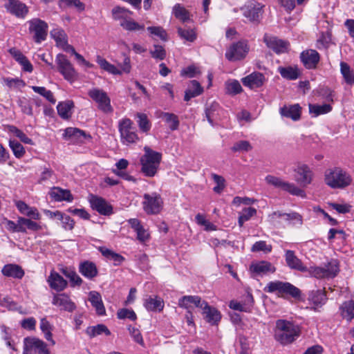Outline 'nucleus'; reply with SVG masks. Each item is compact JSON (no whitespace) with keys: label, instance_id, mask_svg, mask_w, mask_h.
<instances>
[{"label":"nucleus","instance_id":"1","mask_svg":"<svg viewBox=\"0 0 354 354\" xmlns=\"http://www.w3.org/2000/svg\"><path fill=\"white\" fill-rule=\"evenodd\" d=\"M301 335L299 325L286 319L276 322L274 339L282 345H288L295 342Z\"/></svg>","mask_w":354,"mask_h":354},{"label":"nucleus","instance_id":"2","mask_svg":"<svg viewBox=\"0 0 354 354\" xmlns=\"http://www.w3.org/2000/svg\"><path fill=\"white\" fill-rule=\"evenodd\" d=\"M352 182L351 174L339 167L328 169L324 172V183L332 189H345Z\"/></svg>","mask_w":354,"mask_h":354},{"label":"nucleus","instance_id":"3","mask_svg":"<svg viewBox=\"0 0 354 354\" xmlns=\"http://www.w3.org/2000/svg\"><path fill=\"white\" fill-rule=\"evenodd\" d=\"M144 151L145 153L140 159V171L145 176L152 178L158 173L162 160V153L152 150L149 147H145Z\"/></svg>","mask_w":354,"mask_h":354},{"label":"nucleus","instance_id":"4","mask_svg":"<svg viewBox=\"0 0 354 354\" xmlns=\"http://www.w3.org/2000/svg\"><path fill=\"white\" fill-rule=\"evenodd\" d=\"M111 14L115 21H120V26L127 31H140L145 29L144 24H140L131 19V15L133 12L124 7L119 6L114 7Z\"/></svg>","mask_w":354,"mask_h":354},{"label":"nucleus","instance_id":"5","mask_svg":"<svg viewBox=\"0 0 354 354\" xmlns=\"http://www.w3.org/2000/svg\"><path fill=\"white\" fill-rule=\"evenodd\" d=\"M265 6L255 0H250L241 7L242 15L246 19L245 22L259 25L263 19Z\"/></svg>","mask_w":354,"mask_h":354},{"label":"nucleus","instance_id":"6","mask_svg":"<svg viewBox=\"0 0 354 354\" xmlns=\"http://www.w3.org/2000/svg\"><path fill=\"white\" fill-rule=\"evenodd\" d=\"M264 291L268 293H277L279 296L284 297L290 296L292 298L298 299L301 297V290L289 282L281 281H273L267 283L264 288Z\"/></svg>","mask_w":354,"mask_h":354},{"label":"nucleus","instance_id":"7","mask_svg":"<svg viewBox=\"0 0 354 354\" xmlns=\"http://www.w3.org/2000/svg\"><path fill=\"white\" fill-rule=\"evenodd\" d=\"M142 197V207L147 214L156 215L162 211L164 203L160 194L156 192L145 193Z\"/></svg>","mask_w":354,"mask_h":354},{"label":"nucleus","instance_id":"8","mask_svg":"<svg viewBox=\"0 0 354 354\" xmlns=\"http://www.w3.org/2000/svg\"><path fill=\"white\" fill-rule=\"evenodd\" d=\"M118 130L122 144H133L139 140L133 123L129 118H124L119 122Z\"/></svg>","mask_w":354,"mask_h":354},{"label":"nucleus","instance_id":"9","mask_svg":"<svg viewBox=\"0 0 354 354\" xmlns=\"http://www.w3.org/2000/svg\"><path fill=\"white\" fill-rule=\"evenodd\" d=\"M307 272L311 277L319 279H333L337 275L339 269L337 261L333 260L328 262L325 267L311 266L308 268Z\"/></svg>","mask_w":354,"mask_h":354},{"label":"nucleus","instance_id":"10","mask_svg":"<svg viewBox=\"0 0 354 354\" xmlns=\"http://www.w3.org/2000/svg\"><path fill=\"white\" fill-rule=\"evenodd\" d=\"M265 180L268 184L271 185L274 187L280 188L292 196H299L302 198H305L306 197L305 191L295 185L294 183L283 181L280 178L272 175H268L266 177Z\"/></svg>","mask_w":354,"mask_h":354},{"label":"nucleus","instance_id":"11","mask_svg":"<svg viewBox=\"0 0 354 354\" xmlns=\"http://www.w3.org/2000/svg\"><path fill=\"white\" fill-rule=\"evenodd\" d=\"M28 24L29 33L32 35V39L35 43L41 44L46 39L48 25L45 21L39 18H33L29 20Z\"/></svg>","mask_w":354,"mask_h":354},{"label":"nucleus","instance_id":"12","mask_svg":"<svg viewBox=\"0 0 354 354\" xmlns=\"http://www.w3.org/2000/svg\"><path fill=\"white\" fill-rule=\"evenodd\" d=\"M57 71L62 74L64 78L73 82L77 77V73L67 57L62 53L57 55L55 58Z\"/></svg>","mask_w":354,"mask_h":354},{"label":"nucleus","instance_id":"13","mask_svg":"<svg viewBox=\"0 0 354 354\" xmlns=\"http://www.w3.org/2000/svg\"><path fill=\"white\" fill-rule=\"evenodd\" d=\"M88 95L97 104V108L103 113H109L113 111L111 104V99L102 89L93 88L88 91Z\"/></svg>","mask_w":354,"mask_h":354},{"label":"nucleus","instance_id":"14","mask_svg":"<svg viewBox=\"0 0 354 354\" xmlns=\"http://www.w3.org/2000/svg\"><path fill=\"white\" fill-rule=\"evenodd\" d=\"M88 202L92 209L100 215L110 216L113 214V207L105 198L91 194L88 196Z\"/></svg>","mask_w":354,"mask_h":354},{"label":"nucleus","instance_id":"15","mask_svg":"<svg viewBox=\"0 0 354 354\" xmlns=\"http://www.w3.org/2000/svg\"><path fill=\"white\" fill-rule=\"evenodd\" d=\"M249 48L245 41H237L232 44L226 51L225 56L230 62L243 59L248 53Z\"/></svg>","mask_w":354,"mask_h":354},{"label":"nucleus","instance_id":"16","mask_svg":"<svg viewBox=\"0 0 354 354\" xmlns=\"http://www.w3.org/2000/svg\"><path fill=\"white\" fill-rule=\"evenodd\" d=\"M299 59L305 68L315 70L320 62L321 55L315 49H306L300 53Z\"/></svg>","mask_w":354,"mask_h":354},{"label":"nucleus","instance_id":"17","mask_svg":"<svg viewBox=\"0 0 354 354\" xmlns=\"http://www.w3.org/2000/svg\"><path fill=\"white\" fill-rule=\"evenodd\" d=\"M4 7L8 12L17 18L24 19L29 12L28 7L20 0H7Z\"/></svg>","mask_w":354,"mask_h":354},{"label":"nucleus","instance_id":"18","mask_svg":"<svg viewBox=\"0 0 354 354\" xmlns=\"http://www.w3.org/2000/svg\"><path fill=\"white\" fill-rule=\"evenodd\" d=\"M52 304L59 307L61 310L72 313L76 309L75 304L66 293H58L53 295Z\"/></svg>","mask_w":354,"mask_h":354},{"label":"nucleus","instance_id":"19","mask_svg":"<svg viewBox=\"0 0 354 354\" xmlns=\"http://www.w3.org/2000/svg\"><path fill=\"white\" fill-rule=\"evenodd\" d=\"M295 171L297 174L295 180L301 186L306 187L312 183L313 172L307 165H299Z\"/></svg>","mask_w":354,"mask_h":354},{"label":"nucleus","instance_id":"20","mask_svg":"<svg viewBox=\"0 0 354 354\" xmlns=\"http://www.w3.org/2000/svg\"><path fill=\"white\" fill-rule=\"evenodd\" d=\"M263 41L269 48L277 54L286 53L289 47V42L268 35H264Z\"/></svg>","mask_w":354,"mask_h":354},{"label":"nucleus","instance_id":"21","mask_svg":"<svg viewBox=\"0 0 354 354\" xmlns=\"http://www.w3.org/2000/svg\"><path fill=\"white\" fill-rule=\"evenodd\" d=\"M243 84L250 89L261 87L265 82V76L260 72H253L241 79Z\"/></svg>","mask_w":354,"mask_h":354},{"label":"nucleus","instance_id":"22","mask_svg":"<svg viewBox=\"0 0 354 354\" xmlns=\"http://www.w3.org/2000/svg\"><path fill=\"white\" fill-rule=\"evenodd\" d=\"M203 314L205 321L211 325H218L221 319V314L216 308L210 306L206 301H203Z\"/></svg>","mask_w":354,"mask_h":354},{"label":"nucleus","instance_id":"23","mask_svg":"<svg viewBox=\"0 0 354 354\" xmlns=\"http://www.w3.org/2000/svg\"><path fill=\"white\" fill-rule=\"evenodd\" d=\"M279 113L282 117L298 121L301 116V106L299 104H285L279 109Z\"/></svg>","mask_w":354,"mask_h":354},{"label":"nucleus","instance_id":"24","mask_svg":"<svg viewBox=\"0 0 354 354\" xmlns=\"http://www.w3.org/2000/svg\"><path fill=\"white\" fill-rule=\"evenodd\" d=\"M285 260L287 266L292 270L306 272L308 268L304 265L301 260L295 254V251L287 250L285 252Z\"/></svg>","mask_w":354,"mask_h":354},{"label":"nucleus","instance_id":"25","mask_svg":"<svg viewBox=\"0 0 354 354\" xmlns=\"http://www.w3.org/2000/svg\"><path fill=\"white\" fill-rule=\"evenodd\" d=\"M79 272L85 278L92 280L98 275L96 264L91 261L85 260L79 264Z\"/></svg>","mask_w":354,"mask_h":354},{"label":"nucleus","instance_id":"26","mask_svg":"<svg viewBox=\"0 0 354 354\" xmlns=\"http://www.w3.org/2000/svg\"><path fill=\"white\" fill-rule=\"evenodd\" d=\"M63 138L66 140H74L76 142H83L84 140L92 138L91 136L86 131L78 128L68 127L64 130Z\"/></svg>","mask_w":354,"mask_h":354},{"label":"nucleus","instance_id":"27","mask_svg":"<svg viewBox=\"0 0 354 354\" xmlns=\"http://www.w3.org/2000/svg\"><path fill=\"white\" fill-rule=\"evenodd\" d=\"M203 301L198 295H185L178 299V305L180 308H185L187 310H192V304L197 308H201L203 306Z\"/></svg>","mask_w":354,"mask_h":354},{"label":"nucleus","instance_id":"28","mask_svg":"<svg viewBox=\"0 0 354 354\" xmlns=\"http://www.w3.org/2000/svg\"><path fill=\"white\" fill-rule=\"evenodd\" d=\"M1 273L5 277L16 279H21L25 275L22 267L15 263L6 264L1 269Z\"/></svg>","mask_w":354,"mask_h":354},{"label":"nucleus","instance_id":"29","mask_svg":"<svg viewBox=\"0 0 354 354\" xmlns=\"http://www.w3.org/2000/svg\"><path fill=\"white\" fill-rule=\"evenodd\" d=\"M50 288L57 291H63L68 285L65 280L59 273L52 270L47 280Z\"/></svg>","mask_w":354,"mask_h":354},{"label":"nucleus","instance_id":"30","mask_svg":"<svg viewBox=\"0 0 354 354\" xmlns=\"http://www.w3.org/2000/svg\"><path fill=\"white\" fill-rule=\"evenodd\" d=\"M128 223L130 225L131 227L136 232L137 239L139 241L144 243L149 240L150 234L142 226L141 221L139 219L130 218L128 220Z\"/></svg>","mask_w":354,"mask_h":354},{"label":"nucleus","instance_id":"31","mask_svg":"<svg viewBox=\"0 0 354 354\" xmlns=\"http://www.w3.org/2000/svg\"><path fill=\"white\" fill-rule=\"evenodd\" d=\"M204 92L201 83L195 80L189 81L187 88L185 91L184 100L189 102L191 99L198 97Z\"/></svg>","mask_w":354,"mask_h":354},{"label":"nucleus","instance_id":"32","mask_svg":"<svg viewBox=\"0 0 354 354\" xmlns=\"http://www.w3.org/2000/svg\"><path fill=\"white\" fill-rule=\"evenodd\" d=\"M15 206L19 212L32 219L39 220L41 214L35 207H30L23 201H15Z\"/></svg>","mask_w":354,"mask_h":354},{"label":"nucleus","instance_id":"33","mask_svg":"<svg viewBox=\"0 0 354 354\" xmlns=\"http://www.w3.org/2000/svg\"><path fill=\"white\" fill-rule=\"evenodd\" d=\"M50 198L55 201L72 202L73 196L69 189H64L59 187H53L49 192Z\"/></svg>","mask_w":354,"mask_h":354},{"label":"nucleus","instance_id":"34","mask_svg":"<svg viewBox=\"0 0 354 354\" xmlns=\"http://www.w3.org/2000/svg\"><path fill=\"white\" fill-rule=\"evenodd\" d=\"M88 301L95 308L97 315L103 316L106 315V309L102 299V296L98 292L95 290L89 292Z\"/></svg>","mask_w":354,"mask_h":354},{"label":"nucleus","instance_id":"35","mask_svg":"<svg viewBox=\"0 0 354 354\" xmlns=\"http://www.w3.org/2000/svg\"><path fill=\"white\" fill-rule=\"evenodd\" d=\"M328 300L325 288L323 290H313L309 295V301L314 305L313 309L317 310V308H321Z\"/></svg>","mask_w":354,"mask_h":354},{"label":"nucleus","instance_id":"36","mask_svg":"<svg viewBox=\"0 0 354 354\" xmlns=\"http://www.w3.org/2000/svg\"><path fill=\"white\" fill-rule=\"evenodd\" d=\"M143 305L147 310L158 313L162 312L165 307L163 299L158 296H149L145 300Z\"/></svg>","mask_w":354,"mask_h":354},{"label":"nucleus","instance_id":"37","mask_svg":"<svg viewBox=\"0 0 354 354\" xmlns=\"http://www.w3.org/2000/svg\"><path fill=\"white\" fill-rule=\"evenodd\" d=\"M60 272L69 279L70 286L72 288L80 286L82 283V279L77 274L74 268L63 267L59 269Z\"/></svg>","mask_w":354,"mask_h":354},{"label":"nucleus","instance_id":"38","mask_svg":"<svg viewBox=\"0 0 354 354\" xmlns=\"http://www.w3.org/2000/svg\"><path fill=\"white\" fill-rule=\"evenodd\" d=\"M339 311L342 319L351 322L354 319V300L344 301L340 305Z\"/></svg>","mask_w":354,"mask_h":354},{"label":"nucleus","instance_id":"39","mask_svg":"<svg viewBox=\"0 0 354 354\" xmlns=\"http://www.w3.org/2000/svg\"><path fill=\"white\" fill-rule=\"evenodd\" d=\"M278 71L283 78L288 80H295L301 75V71L297 65L280 66Z\"/></svg>","mask_w":354,"mask_h":354},{"label":"nucleus","instance_id":"40","mask_svg":"<svg viewBox=\"0 0 354 354\" xmlns=\"http://www.w3.org/2000/svg\"><path fill=\"white\" fill-rule=\"evenodd\" d=\"M75 104L72 100L59 102L57 106V113L63 120H68L72 115V109Z\"/></svg>","mask_w":354,"mask_h":354},{"label":"nucleus","instance_id":"41","mask_svg":"<svg viewBox=\"0 0 354 354\" xmlns=\"http://www.w3.org/2000/svg\"><path fill=\"white\" fill-rule=\"evenodd\" d=\"M172 15L182 23H186L190 20L191 13L180 3H176L172 8Z\"/></svg>","mask_w":354,"mask_h":354},{"label":"nucleus","instance_id":"42","mask_svg":"<svg viewBox=\"0 0 354 354\" xmlns=\"http://www.w3.org/2000/svg\"><path fill=\"white\" fill-rule=\"evenodd\" d=\"M332 42V32L330 30L322 32L316 41V47L319 50H328Z\"/></svg>","mask_w":354,"mask_h":354},{"label":"nucleus","instance_id":"43","mask_svg":"<svg viewBox=\"0 0 354 354\" xmlns=\"http://www.w3.org/2000/svg\"><path fill=\"white\" fill-rule=\"evenodd\" d=\"M250 269L253 272L258 274H266L268 272H274L275 271V268L272 266L271 263L266 261L252 264Z\"/></svg>","mask_w":354,"mask_h":354},{"label":"nucleus","instance_id":"44","mask_svg":"<svg viewBox=\"0 0 354 354\" xmlns=\"http://www.w3.org/2000/svg\"><path fill=\"white\" fill-rule=\"evenodd\" d=\"M50 35L55 41L56 45L59 47L66 45L68 42V36L65 31L61 28H53L50 31Z\"/></svg>","mask_w":354,"mask_h":354},{"label":"nucleus","instance_id":"45","mask_svg":"<svg viewBox=\"0 0 354 354\" xmlns=\"http://www.w3.org/2000/svg\"><path fill=\"white\" fill-rule=\"evenodd\" d=\"M86 333L91 337L93 338L95 336L104 333L106 336L111 335V331L107 326L102 324H97L94 326H88L86 329Z\"/></svg>","mask_w":354,"mask_h":354},{"label":"nucleus","instance_id":"46","mask_svg":"<svg viewBox=\"0 0 354 354\" xmlns=\"http://www.w3.org/2000/svg\"><path fill=\"white\" fill-rule=\"evenodd\" d=\"M340 72L347 84L350 86L354 84V73L346 62H340Z\"/></svg>","mask_w":354,"mask_h":354},{"label":"nucleus","instance_id":"47","mask_svg":"<svg viewBox=\"0 0 354 354\" xmlns=\"http://www.w3.org/2000/svg\"><path fill=\"white\" fill-rule=\"evenodd\" d=\"M162 118L168 124L169 128L171 131L177 130L179 127L180 121L178 117L172 113L162 112Z\"/></svg>","mask_w":354,"mask_h":354},{"label":"nucleus","instance_id":"48","mask_svg":"<svg viewBox=\"0 0 354 354\" xmlns=\"http://www.w3.org/2000/svg\"><path fill=\"white\" fill-rule=\"evenodd\" d=\"M309 113L313 114V117H317L320 115L326 114L331 111L332 106L328 104L322 105L309 104Z\"/></svg>","mask_w":354,"mask_h":354},{"label":"nucleus","instance_id":"49","mask_svg":"<svg viewBox=\"0 0 354 354\" xmlns=\"http://www.w3.org/2000/svg\"><path fill=\"white\" fill-rule=\"evenodd\" d=\"M226 93L230 95H236L243 91L242 86L236 80L227 81L225 84Z\"/></svg>","mask_w":354,"mask_h":354},{"label":"nucleus","instance_id":"50","mask_svg":"<svg viewBox=\"0 0 354 354\" xmlns=\"http://www.w3.org/2000/svg\"><path fill=\"white\" fill-rule=\"evenodd\" d=\"M257 209L254 207H245L239 213L238 223L239 227H243L245 222L249 221L252 216L256 215Z\"/></svg>","mask_w":354,"mask_h":354},{"label":"nucleus","instance_id":"51","mask_svg":"<svg viewBox=\"0 0 354 354\" xmlns=\"http://www.w3.org/2000/svg\"><path fill=\"white\" fill-rule=\"evenodd\" d=\"M178 36L189 42H194L197 38V34L194 28L185 29L181 27L177 28Z\"/></svg>","mask_w":354,"mask_h":354},{"label":"nucleus","instance_id":"52","mask_svg":"<svg viewBox=\"0 0 354 354\" xmlns=\"http://www.w3.org/2000/svg\"><path fill=\"white\" fill-rule=\"evenodd\" d=\"M58 6L60 8H75L78 11L85 10V5L80 0H59Z\"/></svg>","mask_w":354,"mask_h":354},{"label":"nucleus","instance_id":"53","mask_svg":"<svg viewBox=\"0 0 354 354\" xmlns=\"http://www.w3.org/2000/svg\"><path fill=\"white\" fill-rule=\"evenodd\" d=\"M138 118L137 123L140 130L143 133H147L149 131L151 127V124L148 119L147 115L143 113H138L136 114Z\"/></svg>","mask_w":354,"mask_h":354},{"label":"nucleus","instance_id":"54","mask_svg":"<svg viewBox=\"0 0 354 354\" xmlns=\"http://www.w3.org/2000/svg\"><path fill=\"white\" fill-rule=\"evenodd\" d=\"M31 88L35 93H37L45 97L52 104H55L56 103V99L54 97L53 92L46 89V87L32 86Z\"/></svg>","mask_w":354,"mask_h":354},{"label":"nucleus","instance_id":"55","mask_svg":"<svg viewBox=\"0 0 354 354\" xmlns=\"http://www.w3.org/2000/svg\"><path fill=\"white\" fill-rule=\"evenodd\" d=\"M30 341L32 345V350L33 348L37 349L38 354H50L46 344L42 340L35 337H30Z\"/></svg>","mask_w":354,"mask_h":354},{"label":"nucleus","instance_id":"56","mask_svg":"<svg viewBox=\"0 0 354 354\" xmlns=\"http://www.w3.org/2000/svg\"><path fill=\"white\" fill-rule=\"evenodd\" d=\"M19 222H20L21 226L25 227L26 230L28 229L33 232L41 230V226L30 218L19 217Z\"/></svg>","mask_w":354,"mask_h":354},{"label":"nucleus","instance_id":"57","mask_svg":"<svg viewBox=\"0 0 354 354\" xmlns=\"http://www.w3.org/2000/svg\"><path fill=\"white\" fill-rule=\"evenodd\" d=\"M9 147L12 149L14 156L17 158H22L24 156L25 153H26L24 147L17 140H10L9 141Z\"/></svg>","mask_w":354,"mask_h":354},{"label":"nucleus","instance_id":"58","mask_svg":"<svg viewBox=\"0 0 354 354\" xmlns=\"http://www.w3.org/2000/svg\"><path fill=\"white\" fill-rule=\"evenodd\" d=\"M147 30L151 35L160 38L163 41L168 40V35L166 30L161 26H149Z\"/></svg>","mask_w":354,"mask_h":354},{"label":"nucleus","instance_id":"59","mask_svg":"<svg viewBox=\"0 0 354 354\" xmlns=\"http://www.w3.org/2000/svg\"><path fill=\"white\" fill-rule=\"evenodd\" d=\"M6 227L10 232H21L26 233V229L25 227H22L20 225V222H19V218L17 219V222L15 223L12 221L6 219Z\"/></svg>","mask_w":354,"mask_h":354},{"label":"nucleus","instance_id":"60","mask_svg":"<svg viewBox=\"0 0 354 354\" xmlns=\"http://www.w3.org/2000/svg\"><path fill=\"white\" fill-rule=\"evenodd\" d=\"M117 317L119 319H129L131 321L137 319V315L132 309L120 308L117 312Z\"/></svg>","mask_w":354,"mask_h":354},{"label":"nucleus","instance_id":"61","mask_svg":"<svg viewBox=\"0 0 354 354\" xmlns=\"http://www.w3.org/2000/svg\"><path fill=\"white\" fill-rule=\"evenodd\" d=\"M150 54L153 58L159 60L165 59L167 55L165 48L158 44L153 45V49L150 50Z\"/></svg>","mask_w":354,"mask_h":354},{"label":"nucleus","instance_id":"62","mask_svg":"<svg viewBox=\"0 0 354 354\" xmlns=\"http://www.w3.org/2000/svg\"><path fill=\"white\" fill-rule=\"evenodd\" d=\"M212 178L216 184V185L213 188V190L216 194H221L224 188L225 187V178L219 176L216 174H212Z\"/></svg>","mask_w":354,"mask_h":354},{"label":"nucleus","instance_id":"63","mask_svg":"<svg viewBox=\"0 0 354 354\" xmlns=\"http://www.w3.org/2000/svg\"><path fill=\"white\" fill-rule=\"evenodd\" d=\"M17 104L21 108V111L28 115H32V107L30 101L26 97L19 98L17 100Z\"/></svg>","mask_w":354,"mask_h":354},{"label":"nucleus","instance_id":"64","mask_svg":"<svg viewBox=\"0 0 354 354\" xmlns=\"http://www.w3.org/2000/svg\"><path fill=\"white\" fill-rule=\"evenodd\" d=\"M200 70L194 65L188 66L183 68L180 71V75L182 77H187L192 78L196 77L198 74H200Z\"/></svg>","mask_w":354,"mask_h":354}]
</instances>
